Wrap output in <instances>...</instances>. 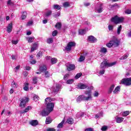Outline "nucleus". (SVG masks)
<instances>
[{"mask_svg": "<svg viewBox=\"0 0 131 131\" xmlns=\"http://www.w3.org/2000/svg\"><path fill=\"white\" fill-rule=\"evenodd\" d=\"M55 98H51V97H47L45 99V103L46 104V109L52 112L54 109V107H55V104L52 102V101H55Z\"/></svg>", "mask_w": 131, "mask_h": 131, "instance_id": "obj_1", "label": "nucleus"}, {"mask_svg": "<svg viewBox=\"0 0 131 131\" xmlns=\"http://www.w3.org/2000/svg\"><path fill=\"white\" fill-rule=\"evenodd\" d=\"M85 95H88V97L83 95H80L76 99L77 102H80V101L83 100L89 101V100H91V99H92V93L91 92V91H86L85 92Z\"/></svg>", "mask_w": 131, "mask_h": 131, "instance_id": "obj_2", "label": "nucleus"}, {"mask_svg": "<svg viewBox=\"0 0 131 131\" xmlns=\"http://www.w3.org/2000/svg\"><path fill=\"white\" fill-rule=\"evenodd\" d=\"M106 47L108 48H112V47H118L119 46V41L117 39V38L113 37L112 39L110 41V42L106 45Z\"/></svg>", "mask_w": 131, "mask_h": 131, "instance_id": "obj_3", "label": "nucleus"}, {"mask_svg": "<svg viewBox=\"0 0 131 131\" xmlns=\"http://www.w3.org/2000/svg\"><path fill=\"white\" fill-rule=\"evenodd\" d=\"M123 20H124L123 17H119L117 15H116L112 18L111 21L115 24H119V23H122Z\"/></svg>", "mask_w": 131, "mask_h": 131, "instance_id": "obj_4", "label": "nucleus"}, {"mask_svg": "<svg viewBox=\"0 0 131 131\" xmlns=\"http://www.w3.org/2000/svg\"><path fill=\"white\" fill-rule=\"evenodd\" d=\"M116 64V61H114L113 62L108 63L107 61H103L101 62L100 64V68H102L103 69H105L106 67H111L112 66H114Z\"/></svg>", "mask_w": 131, "mask_h": 131, "instance_id": "obj_5", "label": "nucleus"}, {"mask_svg": "<svg viewBox=\"0 0 131 131\" xmlns=\"http://www.w3.org/2000/svg\"><path fill=\"white\" fill-rule=\"evenodd\" d=\"M28 101H29L28 98L23 97L20 100L19 107H21V108H25V106H26V103H27Z\"/></svg>", "mask_w": 131, "mask_h": 131, "instance_id": "obj_6", "label": "nucleus"}, {"mask_svg": "<svg viewBox=\"0 0 131 131\" xmlns=\"http://www.w3.org/2000/svg\"><path fill=\"white\" fill-rule=\"evenodd\" d=\"M121 83L126 86L131 85V77L122 79Z\"/></svg>", "mask_w": 131, "mask_h": 131, "instance_id": "obj_7", "label": "nucleus"}, {"mask_svg": "<svg viewBox=\"0 0 131 131\" xmlns=\"http://www.w3.org/2000/svg\"><path fill=\"white\" fill-rule=\"evenodd\" d=\"M75 42H69L65 48L66 51L69 52L71 51V48L72 47H75Z\"/></svg>", "mask_w": 131, "mask_h": 131, "instance_id": "obj_8", "label": "nucleus"}, {"mask_svg": "<svg viewBox=\"0 0 131 131\" xmlns=\"http://www.w3.org/2000/svg\"><path fill=\"white\" fill-rule=\"evenodd\" d=\"M51 113L50 111L48 110V108H44L41 112V115L42 116H48Z\"/></svg>", "mask_w": 131, "mask_h": 131, "instance_id": "obj_9", "label": "nucleus"}, {"mask_svg": "<svg viewBox=\"0 0 131 131\" xmlns=\"http://www.w3.org/2000/svg\"><path fill=\"white\" fill-rule=\"evenodd\" d=\"M75 69V66L73 64H68L67 66V70L68 71H71V70H74Z\"/></svg>", "mask_w": 131, "mask_h": 131, "instance_id": "obj_10", "label": "nucleus"}, {"mask_svg": "<svg viewBox=\"0 0 131 131\" xmlns=\"http://www.w3.org/2000/svg\"><path fill=\"white\" fill-rule=\"evenodd\" d=\"M103 10L104 9H103V4H101L98 7L96 8L95 11L96 12V13H102Z\"/></svg>", "mask_w": 131, "mask_h": 131, "instance_id": "obj_11", "label": "nucleus"}, {"mask_svg": "<svg viewBox=\"0 0 131 131\" xmlns=\"http://www.w3.org/2000/svg\"><path fill=\"white\" fill-rule=\"evenodd\" d=\"M12 29H13V23H10L7 27V32L8 33H11L12 32Z\"/></svg>", "mask_w": 131, "mask_h": 131, "instance_id": "obj_12", "label": "nucleus"}, {"mask_svg": "<svg viewBox=\"0 0 131 131\" xmlns=\"http://www.w3.org/2000/svg\"><path fill=\"white\" fill-rule=\"evenodd\" d=\"M88 40L91 42L94 43L97 41V38H96L94 36H89L88 37Z\"/></svg>", "mask_w": 131, "mask_h": 131, "instance_id": "obj_13", "label": "nucleus"}, {"mask_svg": "<svg viewBox=\"0 0 131 131\" xmlns=\"http://www.w3.org/2000/svg\"><path fill=\"white\" fill-rule=\"evenodd\" d=\"M86 88H88V85L85 84L81 83L78 85V89H80V90H84Z\"/></svg>", "mask_w": 131, "mask_h": 131, "instance_id": "obj_14", "label": "nucleus"}, {"mask_svg": "<svg viewBox=\"0 0 131 131\" xmlns=\"http://www.w3.org/2000/svg\"><path fill=\"white\" fill-rule=\"evenodd\" d=\"M39 69L40 71V72H45V71H47L48 70V68H47V66L43 65L40 66L39 68Z\"/></svg>", "mask_w": 131, "mask_h": 131, "instance_id": "obj_15", "label": "nucleus"}, {"mask_svg": "<svg viewBox=\"0 0 131 131\" xmlns=\"http://www.w3.org/2000/svg\"><path fill=\"white\" fill-rule=\"evenodd\" d=\"M116 121L117 123H121L122 121H123V118L122 117H116Z\"/></svg>", "mask_w": 131, "mask_h": 131, "instance_id": "obj_16", "label": "nucleus"}, {"mask_svg": "<svg viewBox=\"0 0 131 131\" xmlns=\"http://www.w3.org/2000/svg\"><path fill=\"white\" fill-rule=\"evenodd\" d=\"M53 120H52V118L51 117H47L46 120V124H50V123H52Z\"/></svg>", "mask_w": 131, "mask_h": 131, "instance_id": "obj_17", "label": "nucleus"}, {"mask_svg": "<svg viewBox=\"0 0 131 131\" xmlns=\"http://www.w3.org/2000/svg\"><path fill=\"white\" fill-rule=\"evenodd\" d=\"M38 46L37 44L34 43L33 45V47L31 48V52H34V51L37 50Z\"/></svg>", "mask_w": 131, "mask_h": 131, "instance_id": "obj_18", "label": "nucleus"}, {"mask_svg": "<svg viewBox=\"0 0 131 131\" xmlns=\"http://www.w3.org/2000/svg\"><path fill=\"white\" fill-rule=\"evenodd\" d=\"M30 124H31V125H32L33 126H35L37 125V124H38V121L36 120H32L30 122Z\"/></svg>", "mask_w": 131, "mask_h": 131, "instance_id": "obj_19", "label": "nucleus"}, {"mask_svg": "<svg viewBox=\"0 0 131 131\" xmlns=\"http://www.w3.org/2000/svg\"><path fill=\"white\" fill-rule=\"evenodd\" d=\"M29 85V83L28 82L24 83V91H26V92H27L29 90V88H28V86Z\"/></svg>", "mask_w": 131, "mask_h": 131, "instance_id": "obj_20", "label": "nucleus"}, {"mask_svg": "<svg viewBox=\"0 0 131 131\" xmlns=\"http://www.w3.org/2000/svg\"><path fill=\"white\" fill-rule=\"evenodd\" d=\"M79 34L80 35H83L86 32V30L85 29H81L79 30Z\"/></svg>", "mask_w": 131, "mask_h": 131, "instance_id": "obj_21", "label": "nucleus"}, {"mask_svg": "<svg viewBox=\"0 0 131 131\" xmlns=\"http://www.w3.org/2000/svg\"><path fill=\"white\" fill-rule=\"evenodd\" d=\"M44 75H45V77H46V78H49V77H50V76H51V74H50L49 71H45L44 72Z\"/></svg>", "mask_w": 131, "mask_h": 131, "instance_id": "obj_22", "label": "nucleus"}, {"mask_svg": "<svg viewBox=\"0 0 131 131\" xmlns=\"http://www.w3.org/2000/svg\"><path fill=\"white\" fill-rule=\"evenodd\" d=\"M55 27L56 29H61L62 28V24L61 23H57Z\"/></svg>", "mask_w": 131, "mask_h": 131, "instance_id": "obj_23", "label": "nucleus"}, {"mask_svg": "<svg viewBox=\"0 0 131 131\" xmlns=\"http://www.w3.org/2000/svg\"><path fill=\"white\" fill-rule=\"evenodd\" d=\"M61 89V85L57 84L56 85V89L54 90V93H57V92H59V90Z\"/></svg>", "mask_w": 131, "mask_h": 131, "instance_id": "obj_24", "label": "nucleus"}, {"mask_svg": "<svg viewBox=\"0 0 131 131\" xmlns=\"http://www.w3.org/2000/svg\"><path fill=\"white\" fill-rule=\"evenodd\" d=\"M64 123H65V120H63L61 122V123L58 124V125H57V128H62V127H63V124H64Z\"/></svg>", "mask_w": 131, "mask_h": 131, "instance_id": "obj_25", "label": "nucleus"}, {"mask_svg": "<svg viewBox=\"0 0 131 131\" xmlns=\"http://www.w3.org/2000/svg\"><path fill=\"white\" fill-rule=\"evenodd\" d=\"M30 109H31V106H29L27 108H26V109L24 111L21 112L20 113H21L22 114H23V113H26L27 112H28L29 110H30Z\"/></svg>", "mask_w": 131, "mask_h": 131, "instance_id": "obj_26", "label": "nucleus"}, {"mask_svg": "<svg viewBox=\"0 0 131 131\" xmlns=\"http://www.w3.org/2000/svg\"><path fill=\"white\" fill-rule=\"evenodd\" d=\"M52 13H53V11H52V10H48L45 13L46 17H50L51 15H52Z\"/></svg>", "mask_w": 131, "mask_h": 131, "instance_id": "obj_27", "label": "nucleus"}, {"mask_svg": "<svg viewBox=\"0 0 131 131\" xmlns=\"http://www.w3.org/2000/svg\"><path fill=\"white\" fill-rule=\"evenodd\" d=\"M27 16V12H24L23 13L22 15L21 16V18L22 20H25V19H26V17Z\"/></svg>", "mask_w": 131, "mask_h": 131, "instance_id": "obj_28", "label": "nucleus"}, {"mask_svg": "<svg viewBox=\"0 0 131 131\" xmlns=\"http://www.w3.org/2000/svg\"><path fill=\"white\" fill-rule=\"evenodd\" d=\"M115 87V85L113 84L110 87V89L108 90V94H111L112 92L113 91V90H114V88Z\"/></svg>", "mask_w": 131, "mask_h": 131, "instance_id": "obj_29", "label": "nucleus"}, {"mask_svg": "<svg viewBox=\"0 0 131 131\" xmlns=\"http://www.w3.org/2000/svg\"><path fill=\"white\" fill-rule=\"evenodd\" d=\"M67 122L69 123V124H72V123H73V119L72 118H68Z\"/></svg>", "mask_w": 131, "mask_h": 131, "instance_id": "obj_30", "label": "nucleus"}, {"mask_svg": "<svg viewBox=\"0 0 131 131\" xmlns=\"http://www.w3.org/2000/svg\"><path fill=\"white\" fill-rule=\"evenodd\" d=\"M120 91V86H117L114 91H113L114 94H117L118 92H119Z\"/></svg>", "mask_w": 131, "mask_h": 131, "instance_id": "obj_31", "label": "nucleus"}, {"mask_svg": "<svg viewBox=\"0 0 131 131\" xmlns=\"http://www.w3.org/2000/svg\"><path fill=\"white\" fill-rule=\"evenodd\" d=\"M58 62V59L57 58H51V64H56Z\"/></svg>", "mask_w": 131, "mask_h": 131, "instance_id": "obj_32", "label": "nucleus"}, {"mask_svg": "<svg viewBox=\"0 0 131 131\" xmlns=\"http://www.w3.org/2000/svg\"><path fill=\"white\" fill-rule=\"evenodd\" d=\"M73 82H74V79H73L68 80L66 81V83H67V84H72V83H73Z\"/></svg>", "mask_w": 131, "mask_h": 131, "instance_id": "obj_33", "label": "nucleus"}, {"mask_svg": "<svg viewBox=\"0 0 131 131\" xmlns=\"http://www.w3.org/2000/svg\"><path fill=\"white\" fill-rule=\"evenodd\" d=\"M53 8L55 9V10H60L61 9V6H60V5H54L53 6Z\"/></svg>", "mask_w": 131, "mask_h": 131, "instance_id": "obj_34", "label": "nucleus"}, {"mask_svg": "<svg viewBox=\"0 0 131 131\" xmlns=\"http://www.w3.org/2000/svg\"><path fill=\"white\" fill-rule=\"evenodd\" d=\"M62 6L64 7V8H68V7L70 6V4H69V2H66L63 3Z\"/></svg>", "mask_w": 131, "mask_h": 131, "instance_id": "obj_35", "label": "nucleus"}, {"mask_svg": "<svg viewBox=\"0 0 131 131\" xmlns=\"http://www.w3.org/2000/svg\"><path fill=\"white\" fill-rule=\"evenodd\" d=\"M12 88H18V84H17L15 81H13L11 83Z\"/></svg>", "mask_w": 131, "mask_h": 131, "instance_id": "obj_36", "label": "nucleus"}, {"mask_svg": "<svg viewBox=\"0 0 131 131\" xmlns=\"http://www.w3.org/2000/svg\"><path fill=\"white\" fill-rule=\"evenodd\" d=\"M85 59V57L84 56L81 55L79 58V62H82V61H84Z\"/></svg>", "mask_w": 131, "mask_h": 131, "instance_id": "obj_37", "label": "nucleus"}, {"mask_svg": "<svg viewBox=\"0 0 131 131\" xmlns=\"http://www.w3.org/2000/svg\"><path fill=\"white\" fill-rule=\"evenodd\" d=\"M7 6H13L14 3L12 2V0H8L7 2Z\"/></svg>", "mask_w": 131, "mask_h": 131, "instance_id": "obj_38", "label": "nucleus"}, {"mask_svg": "<svg viewBox=\"0 0 131 131\" xmlns=\"http://www.w3.org/2000/svg\"><path fill=\"white\" fill-rule=\"evenodd\" d=\"M81 75H82V74L81 73H79L76 75V76H75V78L76 79H78V78H79V77H80Z\"/></svg>", "mask_w": 131, "mask_h": 131, "instance_id": "obj_39", "label": "nucleus"}, {"mask_svg": "<svg viewBox=\"0 0 131 131\" xmlns=\"http://www.w3.org/2000/svg\"><path fill=\"white\" fill-rule=\"evenodd\" d=\"M33 40H34V37H29V39L28 40V42H29V43H31V42H33Z\"/></svg>", "mask_w": 131, "mask_h": 131, "instance_id": "obj_40", "label": "nucleus"}, {"mask_svg": "<svg viewBox=\"0 0 131 131\" xmlns=\"http://www.w3.org/2000/svg\"><path fill=\"white\" fill-rule=\"evenodd\" d=\"M33 100L35 101V102H37L39 100V97L37 96V95H35L33 97Z\"/></svg>", "mask_w": 131, "mask_h": 131, "instance_id": "obj_41", "label": "nucleus"}, {"mask_svg": "<svg viewBox=\"0 0 131 131\" xmlns=\"http://www.w3.org/2000/svg\"><path fill=\"white\" fill-rule=\"evenodd\" d=\"M100 52L101 53H107V49L103 47L101 49Z\"/></svg>", "mask_w": 131, "mask_h": 131, "instance_id": "obj_42", "label": "nucleus"}, {"mask_svg": "<svg viewBox=\"0 0 131 131\" xmlns=\"http://www.w3.org/2000/svg\"><path fill=\"white\" fill-rule=\"evenodd\" d=\"M122 29V26H120L117 29V33L118 34H120V31H121V29Z\"/></svg>", "mask_w": 131, "mask_h": 131, "instance_id": "obj_43", "label": "nucleus"}, {"mask_svg": "<svg viewBox=\"0 0 131 131\" xmlns=\"http://www.w3.org/2000/svg\"><path fill=\"white\" fill-rule=\"evenodd\" d=\"M37 77H34L33 78V82L34 83V84L37 83Z\"/></svg>", "mask_w": 131, "mask_h": 131, "instance_id": "obj_44", "label": "nucleus"}, {"mask_svg": "<svg viewBox=\"0 0 131 131\" xmlns=\"http://www.w3.org/2000/svg\"><path fill=\"white\" fill-rule=\"evenodd\" d=\"M41 57H42V52H39L37 54V58H40Z\"/></svg>", "mask_w": 131, "mask_h": 131, "instance_id": "obj_45", "label": "nucleus"}, {"mask_svg": "<svg viewBox=\"0 0 131 131\" xmlns=\"http://www.w3.org/2000/svg\"><path fill=\"white\" fill-rule=\"evenodd\" d=\"M69 78V74H66L63 77V79H64V80H67Z\"/></svg>", "mask_w": 131, "mask_h": 131, "instance_id": "obj_46", "label": "nucleus"}, {"mask_svg": "<svg viewBox=\"0 0 131 131\" xmlns=\"http://www.w3.org/2000/svg\"><path fill=\"white\" fill-rule=\"evenodd\" d=\"M47 42H48V43H53V38H49V39H48Z\"/></svg>", "mask_w": 131, "mask_h": 131, "instance_id": "obj_47", "label": "nucleus"}, {"mask_svg": "<svg viewBox=\"0 0 131 131\" xmlns=\"http://www.w3.org/2000/svg\"><path fill=\"white\" fill-rule=\"evenodd\" d=\"M60 14H61V12H56L54 14V17L55 18H57V17H59V16H60Z\"/></svg>", "mask_w": 131, "mask_h": 131, "instance_id": "obj_48", "label": "nucleus"}, {"mask_svg": "<svg viewBox=\"0 0 131 131\" xmlns=\"http://www.w3.org/2000/svg\"><path fill=\"white\" fill-rule=\"evenodd\" d=\"M108 129V127L107 126H103L101 127V130L105 131Z\"/></svg>", "mask_w": 131, "mask_h": 131, "instance_id": "obj_49", "label": "nucleus"}, {"mask_svg": "<svg viewBox=\"0 0 131 131\" xmlns=\"http://www.w3.org/2000/svg\"><path fill=\"white\" fill-rule=\"evenodd\" d=\"M128 114H129V111H126V112H124L123 113V115L124 116H127V115H128Z\"/></svg>", "mask_w": 131, "mask_h": 131, "instance_id": "obj_50", "label": "nucleus"}, {"mask_svg": "<svg viewBox=\"0 0 131 131\" xmlns=\"http://www.w3.org/2000/svg\"><path fill=\"white\" fill-rule=\"evenodd\" d=\"M57 34H58V31H57V30H55L54 31H53L52 32L53 36H56V35H57Z\"/></svg>", "mask_w": 131, "mask_h": 131, "instance_id": "obj_51", "label": "nucleus"}, {"mask_svg": "<svg viewBox=\"0 0 131 131\" xmlns=\"http://www.w3.org/2000/svg\"><path fill=\"white\" fill-rule=\"evenodd\" d=\"M125 13L128 14H131V10L127 9L126 11H125Z\"/></svg>", "mask_w": 131, "mask_h": 131, "instance_id": "obj_52", "label": "nucleus"}, {"mask_svg": "<svg viewBox=\"0 0 131 131\" xmlns=\"http://www.w3.org/2000/svg\"><path fill=\"white\" fill-rule=\"evenodd\" d=\"M19 42V40H12V42L13 45H17L18 42Z\"/></svg>", "mask_w": 131, "mask_h": 131, "instance_id": "obj_53", "label": "nucleus"}, {"mask_svg": "<svg viewBox=\"0 0 131 131\" xmlns=\"http://www.w3.org/2000/svg\"><path fill=\"white\" fill-rule=\"evenodd\" d=\"M104 73H105V70H102L101 71H100V72H99L100 75H102L104 74Z\"/></svg>", "mask_w": 131, "mask_h": 131, "instance_id": "obj_54", "label": "nucleus"}, {"mask_svg": "<svg viewBox=\"0 0 131 131\" xmlns=\"http://www.w3.org/2000/svg\"><path fill=\"white\" fill-rule=\"evenodd\" d=\"M85 131H94L93 128H87L85 129Z\"/></svg>", "mask_w": 131, "mask_h": 131, "instance_id": "obj_55", "label": "nucleus"}, {"mask_svg": "<svg viewBox=\"0 0 131 131\" xmlns=\"http://www.w3.org/2000/svg\"><path fill=\"white\" fill-rule=\"evenodd\" d=\"M11 57L12 60H17V56L16 55H12Z\"/></svg>", "mask_w": 131, "mask_h": 131, "instance_id": "obj_56", "label": "nucleus"}, {"mask_svg": "<svg viewBox=\"0 0 131 131\" xmlns=\"http://www.w3.org/2000/svg\"><path fill=\"white\" fill-rule=\"evenodd\" d=\"M126 58H127V55H125L124 56H123V57L120 58V60H124L125 59H126Z\"/></svg>", "mask_w": 131, "mask_h": 131, "instance_id": "obj_57", "label": "nucleus"}, {"mask_svg": "<svg viewBox=\"0 0 131 131\" xmlns=\"http://www.w3.org/2000/svg\"><path fill=\"white\" fill-rule=\"evenodd\" d=\"M108 30H113V26L109 25L108 26Z\"/></svg>", "mask_w": 131, "mask_h": 131, "instance_id": "obj_58", "label": "nucleus"}, {"mask_svg": "<svg viewBox=\"0 0 131 131\" xmlns=\"http://www.w3.org/2000/svg\"><path fill=\"white\" fill-rule=\"evenodd\" d=\"M47 131H56V129H55L53 128H50L47 129Z\"/></svg>", "mask_w": 131, "mask_h": 131, "instance_id": "obj_59", "label": "nucleus"}, {"mask_svg": "<svg viewBox=\"0 0 131 131\" xmlns=\"http://www.w3.org/2000/svg\"><path fill=\"white\" fill-rule=\"evenodd\" d=\"M99 96V93L98 92L95 91L94 93V97H98Z\"/></svg>", "mask_w": 131, "mask_h": 131, "instance_id": "obj_60", "label": "nucleus"}, {"mask_svg": "<svg viewBox=\"0 0 131 131\" xmlns=\"http://www.w3.org/2000/svg\"><path fill=\"white\" fill-rule=\"evenodd\" d=\"M35 63H36V61H35V60H33L31 61V64H32L33 65H34Z\"/></svg>", "mask_w": 131, "mask_h": 131, "instance_id": "obj_61", "label": "nucleus"}, {"mask_svg": "<svg viewBox=\"0 0 131 131\" xmlns=\"http://www.w3.org/2000/svg\"><path fill=\"white\" fill-rule=\"evenodd\" d=\"M24 76H25V77H26V76H27V75H28V73H27V72L25 71L24 72Z\"/></svg>", "mask_w": 131, "mask_h": 131, "instance_id": "obj_62", "label": "nucleus"}, {"mask_svg": "<svg viewBox=\"0 0 131 131\" xmlns=\"http://www.w3.org/2000/svg\"><path fill=\"white\" fill-rule=\"evenodd\" d=\"M10 94H12L13 93H14V89L13 88L11 89L9 91Z\"/></svg>", "mask_w": 131, "mask_h": 131, "instance_id": "obj_63", "label": "nucleus"}, {"mask_svg": "<svg viewBox=\"0 0 131 131\" xmlns=\"http://www.w3.org/2000/svg\"><path fill=\"white\" fill-rule=\"evenodd\" d=\"M46 59V60H51V59H52V57L51 56H47Z\"/></svg>", "mask_w": 131, "mask_h": 131, "instance_id": "obj_64", "label": "nucleus"}]
</instances>
